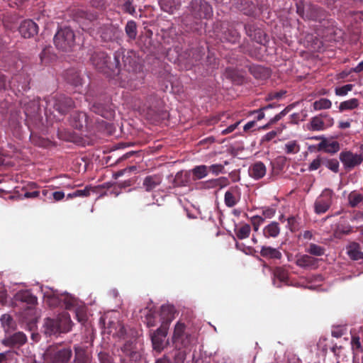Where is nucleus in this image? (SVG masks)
Segmentation results:
<instances>
[{
	"instance_id": "f257e3e1",
	"label": "nucleus",
	"mask_w": 363,
	"mask_h": 363,
	"mask_svg": "<svg viewBox=\"0 0 363 363\" xmlns=\"http://www.w3.org/2000/svg\"><path fill=\"white\" fill-rule=\"evenodd\" d=\"M117 72L116 82L121 87H132L133 81L136 79V72L140 65L135 51L119 49L113 54Z\"/></svg>"
},
{
	"instance_id": "f03ea898",
	"label": "nucleus",
	"mask_w": 363,
	"mask_h": 363,
	"mask_svg": "<svg viewBox=\"0 0 363 363\" xmlns=\"http://www.w3.org/2000/svg\"><path fill=\"white\" fill-rule=\"evenodd\" d=\"M89 62L97 72L116 81L117 69L115 60H111L106 52L101 50L94 51L90 55Z\"/></svg>"
},
{
	"instance_id": "7ed1b4c3",
	"label": "nucleus",
	"mask_w": 363,
	"mask_h": 363,
	"mask_svg": "<svg viewBox=\"0 0 363 363\" xmlns=\"http://www.w3.org/2000/svg\"><path fill=\"white\" fill-rule=\"evenodd\" d=\"M296 13L304 21H312L319 23L329 21L327 20L328 13L320 6L299 1L296 3Z\"/></svg>"
},
{
	"instance_id": "20e7f679",
	"label": "nucleus",
	"mask_w": 363,
	"mask_h": 363,
	"mask_svg": "<svg viewBox=\"0 0 363 363\" xmlns=\"http://www.w3.org/2000/svg\"><path fill=\"white\" fill-rule=\"evenodd\" d=\"M44 333L47 335L68 333L72 328L70 315L67 312L59 314L56 318H48L45 320Z\"/></svg>"
},
{
	"instance_id": "39448f33",
	"label": "nucleus",
	"mask_w": 363,
	"mask_h": 363,
	"mask_svg": "<svg viewBox=\"0 0 363 363\" xmlns=\"http://www.w3.org/2000/svg\"><path fill=\"white\" fill-rule=\"evenodd\" d=\"M46 108H53L60 116H65L69 111L74 108L73 100L64 94H56L45 98Z\"/></svg>"
},
{
	"instance_id": "423d86ee",
	"label": "nucleus",
	"mask_w": 363,
	"mask_h": 363,
	"mask_svg": "<svg viewBox=\"0 0 363 363\" xmlns=\"http://www.w3.org/2000/svg\"><path fill=\"white\" fill-rule=\"evenodd\" d=\"M72 356L71 348L61 345H50L44 353L45 359L50 363H68Z\"/></svg>"
},
{
	"instance_id": "0eeeda50",
	"label": "nucleus",
	"mask_w": 363,
	"mask_h": 363,
	"mask_svg": "<svg viewBox=\"0 0 363 363\" xmlns=\"http://www.w3.org/2000/svg\"><path fill=\"white\" fill-rule=\"evenodd\" d=\"M53 40L55 47L62 51H71L75 46V35L69 27L59 29L55 35Z\"/></svg>"
},
{
	"instance_id": "6e6552de",
	"label": "nucleus",
	"mask_w": 363,
	"mask_h": 363,
	"mask_svg": "<svg viewBox=\"0 0 363 363\" xmlns=\"http://www.w3.org/2000/svg\"><path fill=\"white\" fill-rule=\"evenodd\" d=\"M190 11L195 18L208 19L213 16L211 5L204 0H191Z\"/></svg>"
},
{
	"instance_id": "1a4fd4ad",
	"label": "nucleus",
	"mask_w": 363,
	"mask_h": 363,
	"mask_svg": "<svg viewBox=\"0 0 363 363\" xmlns=\"http://www.w3.org/2000/svg\"><path fill=\"white\" fill-rule=\"evenodd\" d=\"M334 192L330 189H325L316 199L314 203V211L317 214L325 213L330 207Z\"/></svg>"
},
{
	"instance_id": "9d476101",
	"label": "nucleus",
	"mask_w": 363,
	"mask_h": 363,
	"mask_svg": "<svg viewBox=\"0 0 363 363\" xmlns=\"http://www.w3.org/2000/svg\"><path fill=\"white\" fill-rule=\"evenodd\" d=\"M168 329L167 324H161L160 327L151 334L152 348L157 353H160L167 345L165 338Z\"/></svg>"
},
{
	"instance_id": "9b49d317",
	"label": "nucleus",
	"mask_w": 363,
	"mask_h": 363,
	"mask_svg": "<svg viewBox=\"0 0 363 363\" xmlns=\"http://www.w3.org/2000/svg\"><path fill=\"white\" fill-rule=\"evenodd\" d=\"M340 160L345 168L352 169L362 162L363 155L353 153L351 151H342L340 154Z\"/></svg>"
},
{
	"instance_id": "f8f14e48",
	"label": "nucleus",
	"mask_w": 363,
	"mask_h": 363,
	"mask_svg": "<svg viewBox=\"0 0 363 363\" xmlns=\"http://www.w3.org/2000/svg\"><path fill=\"white\" fill-rule=\"evenodd\" d=\"M246 35L252 40L259 44H264L266 41V35L262 29L255 23L250 22L244 26Z\"/></svg>"
},
{
	"instance_id": "ddd939ff",
	"label": "nucleus",
	"mask_w": 363,
	"mask_h": 363,
	"mask_svg": "<svg viewBox=\"0 0 363 363\" xmlns=\"http://www.w3.org/2000/svg\"><path fill=\"white\" fill-rule=\"evenodd\" d=\"M70 124L77 130H82L84 127L89 128L91 125L86 113L82 111H75L71 115Z\"/></svg>"
},
{
	"instance_id": "4468645a",
	"label": "nucleus",
	"mask_w": 363,
	"mask_h": 363,
	"mask_svg": "<svg viewBox=\"0 0 363 363\" xmlns=\"http://www.w3.org/2000/svg\"><path fill=\"white\" fill-rule=\"evenodd\" d=\"M241 199L240 189L238 186H231L225 193L224 203L228 208L236 206Z\"/></svg>"
},
{
	"instance_id": "2eb2a0df",
	"label": "nucleus",
	"mask_w": 363,
	"mask_h": 363,
	"mask_svg": "<svg viewBox=\"0 0 363 363\" xmlns=\"http://www.w3.org/2000/svg\"><path fill=\"white\" fill-rule=\"evenodd\" d=\"M18 31L23 38H30L38 33V26L32 20H25L21 23Z\"/></svg>"
},
{
	"instance_id": "dca6fc26",
	"label": "nucleus",
	"mask_w": 363,
	"mask_h": 363,
	"mask_svg": "<svg viewBox=\"0 0 363 363\" xmlns=\"http://www.w3.org/2000/svg\"><path fill=\"white\" fill-rule=\"evenodd\" d=\"M74 356L72 363H91V354L85 346L75 345L74 346Z\"/></svg>"
},
{
	"instance_id": "f3484780",
	"label": "nucleus",
	"mask_w": 363,
	"mask_h": 363,
	"mask_svg": "<svg viewBox=\"0 0 363 363\" xmlns=\"http://www.w3.org/2000/svg\"><path fill=\"white\" fill-rule=\"evenodd\" d=\"M91 110L105 118H111L113 116V111L109 101L105 103L94 102L91 106Z\"/></svg>"
},
{
	"instance_id": "a211bd4d",
	"label": "nucleus",
	"mask_w": 363,
	"mask_h": 363,
	"mask_svg": "<svg viewBox=\"0 0 363 363\" xmlns=\"http://www.w3.org/2000/svg\"><path fill=\"white\" fill-rule=\"evenodd\" d=\"M26 342V335L23 332H17L5 337L3 344L8 347L18 348Z\"/></svg>"
},
{
	"instance_id": "6ab92c4d",
	"label": "nucleus",
	"mask_w": 363,
	"mask_h": 363,
	"mask_svg": "<svg viewBox=\"0 0 363 363\" xmlns=\"http://www.w3.org/2000/svg\"><path fill=\"white\" fill-rule=\"evenodd\" d=\"M37 297L28 290L19 291L14 296L16 303H25L30 307L35 306L37 303Z\"/></svg>"
},
{
	"instance_id": "aec40b11",
	"label": "nucleus",
	"mask_w": 363,
	"mask_h": 363,
	"mask_svg": "<svg viewBox=\"0 0 363 363\" xmlns=\"http://www.w3.org/2000/svg\"><path fill=\"white\" fill-rule=\"evenodd\" d=\"M235 7L243 14L248 16H254L256 12V6L251 0H235Z\"/></svg>"
},
{
	"instance_id": "412c9836",
	"label": "nucleus",
	"mask_w": 363,
	"mask_h": 363,
	"mask_svg": "<svg viewBox=\"0 0 363 363\" xmlns=\"http://www.w3.org/2000/svg\"><path fill=\"white\" fill-rule=\"evenodd\" d=\"M188 55L187 61L185 65L186 69H190L200 62L203 56L202 51L198 48H191L186 53Z\"/></svg>"
},
{
	"instance_id": "4be33fe9",
	"label": "nucleus",
	"mask_w": 363,
	"mask_h": 363,
	"mask_svg": "<svg viewBox=\"0 0 363 363\" xmlns=\"http://www.w3.org/2000/svg\"><path fill=\"white\" fill-rule=\"evenodd\" d=\"M318 259L309 255H303L297 257L296 264L301 268H315L318 266Z\"/></svg>"
},
{
	"instance_id": "5701e85b",
	"label": "nucleus",
	"mask_w": 363,
	"mask_h": 363,
	"mask_svg": "<svg viewBox=\"0 0 363 363\" xmlns=\"http://www.w3.org/2000/svg\"><path fill=\"white\" fill-rule=\"evenodd\" d=\"M121 350L132 360L137 361L140 358V354L137 351L136 344L133 341H126Z\"/></svg>"
},
{
	"instance_id": "b1692460",
	"label": "nucleus",
	"mask_w": 363,
	"mask_h": 363,
	"mask_svg": "<svg viewBox=\"0 0 363 363\" xmlns=\"http://www.w3.org/2000/svg\"><path fill=\"white\" fill-rule=\"evenodd\" d=\"M266 172V166L262 162H256L249 168V174L255 179H262L265 176Z\"/></svg>"
},
{
	"instance_id": "393cba45",
	"label": "nucleus",
	"mask_w": 363,
	"mask_h": 363,
	"mask_svg": "<svg viewBox=\"0 0 363 363\" xmlns=\"http://www.w3.org/2000/svg\"><path fill=\"white\" fill-rule=\"evenodd\" d=\"M174 308L169 305H163L161 306L160 317L162 320L161 324H167V328L172 320L174 318Z\"/></svg>"
},
{
	"instance_id": "a878e982",
	"label": "nucleus",
	"mask_w": 363,
	"mask_h": 363,
	"mask_svg": "<svg viewBox=\"0 0 363 363\" xmlns=\"http://www.w3.org/2000/svg\"><path fill=\"white\" fill-rule=\"evenodd\" d=\"M222 38L226 42L235 44L240 39V34L238 30L231 25L223 32Z\"/></svg>"
},
{
	"instance_id": "bb28decb",
	"label": "nucleus",
	"mask_w": 363,
	"mask_h": 363,
	"mask_svg": "<svg viewBox=\"0 0 363 363\" xmlns=\"http://www.w3.org/2000/svg\"><path fill=\"white\" fill-rule=\"evenodd\" d=\"M44 298L45 303L50 307L55 308L62 305L61 294H57L52 290L45 291Z\"/></svg>"
},
{
	"instance_id": "cd10ccee",
	"label": "nucleus",
	"mask_w": 363,
	"mask_h": 363,
	"mask_svg": "<svg viewBox=\"0 0 363 363\" xmlns=\"http://www.w3.org/2000/svg\"><path fill=\"white\" fill-rule=\"evenodd\" d=\"M347 252L352 260H363V252L360 250V245L356 242H351L347 246Z\"/></svg>"
},
{
	"instance_id": "c85d7f7f",
	"label": "nucleus",
	"mask_w": 363,
	"mask_h": 363,
	"mask_svg": "<svg viewBox=\"0 0 363 363\" xmlns=\"http://www.w3.org/2000/svg\"><path fill=\"white\" fill-rule=\"evenodd\" d=\"M65 78L69 84L74 86H80L82 84L81 74L79 72L75 69L67 70L65 74Z\"/></svg>"
},
{
	"instance_id": "c756f323",
	"label": "nucleus",
	"mask_w": 363,
	"mask_h": 363,
	"mask_svg": "<svg viewBox=\"0 0 363 363\" xmlns=\"http://www.w3.org/2000/svg\"><path fill=\"white\" fill-rule=\"evenodd\" d=\"M162 177L158 174L147 176L144 180L143 185L147 191L155 189L162 183Z\"/></svg>"
},
{
	"instance_id": "7c9ffc66",
	"label": "nucleus",
	"mask_w": 363,
	"mask_h": 363,
	"mask_svg": "<svg viewBox=\"0 0 363 363\" xmlns=\"http://www.w3.org/2000/svg\"><path fill=\"white\" fill-rule=\"evenodd\" d=\"M160 8L164 12L173 13L181 6L179 0H159Z\"/></svg>"
},
{
	"instance_id": "2f4dec72",
	"label": "nucleus",
	"mask_w": 363,
	"mask_h": 363,
	"mask_svg": "<svg viewBox=\"0 0 363 363\" xmlns=\"http://www.w3.org/2000/svg\"><path fill=\"white\" fill-rule=\"evenodd\" d=\"M318 150H324L325 152L335 154L340 150V144L337 141L328 143L325 138H323L318 145Z\"/></svg>"
},
{
	"instance_id": "473e14b6",
	"label": "nucleus",
	"mask_w": 363,
	"mask_h": 363,
	"mask_svg": "<svg viewBox=\"0 0 363 363\" xmlns=\"http://www.w3.org/2000/svg\"><path fill=\"white\" fill-rule=\"evenodd\" d=\"M141 211L145 216L150 218H157L161 214L160 205L155 203L145 205Z\"/></svg>"
},
{
	"instance_id": "72a5a7b5",
	"label": "nucleus",
	"mask_w": 363,
	"mask_h": 363,
	"mask_svg": "<svg viewBox=\"0 0 363 363\" xmlns=\"http://www.w3.org/2000/svg\"><path fill=\"white\" fill-rule=\"evenodd\" d=\"M260 255L267 259H280L282 254L277 249L269 247L262 246L260 250Z\"/></svg>"
},
{
	"instance_id": "f704fd0d",
	"label": "nucleus",
	"mask_w": 363,
	"mask_h": 363,
	"mask_svg": "<svg viewBox=\"0 0 363 363\" xmlns=\"http://www.w3.org/2000/svg\"><path fill=\"white\" fill-rule=\"evenodd\" d=\"M0 321L5 333L8 334L16 329V322L9 314L2 315Z\"/></svg>"
},
{
	"instance_id": "c9c22d12",
	"label": "nucleus",
	"mask_w": 363,
	"mask_h": 363,
	"mask_svg": "<svg viewBox=\"0 0 363 363\" xmlns=\"http://www.w3.org/2000/svg\"><path fill=\"white\" fill-rule=\"evenodd\" d=\"M280 233L279 224L277 222H271L263 229V235L266 238H277Z\"/></svg>"
},
{
	"instance_id": "e433bc0d",
	"label": "nucleus",
	"mask_w": 363,
	"mask_h": 363,
	"mask_svg": "<svg viewBox=\"0 0 363 363\" xmlns=\"http://www.w3.org/2000/svg\"><path fill=\"white\" fill-rule=\"evenodd\" d=\"M353 232V228L348 223H338L334 231V236L336 238H340L342 235H346Z\"/></svg>"
},
{
	"instance_id": "4c0bfd02",
	"label": "nucleus",
	"mask_w": 363,
	"mask_h": 363,
	"mask_svg": "<svg viewBox=\"0 0 363 363\" xmlns=\"http://www.w3.org/2000/svg\"><path fill=\"white\" fill-rule=\"evenodd\" d=\"M172 342L175 348L179 347L186 349L191 344L192 337L190 334L186 333L184 335L181 336L180 338H177L172 340Z\"/></svg>"
},
{
	"instance_id": "58836bf2",
	"label": "nucleus",
	"mask_w": 363,
	"mask_h": 363,
	"mask_svg": "<svg viewBox=\"0 0 363 363\" xmlns=\"http://www.w3.org/2000/svg\"><path fill=\"white\" fill-rule=\"evenodd\" d=\"M306 252L311 255L320 257L325 253V248L315 243H309L305 249Z\"/></svg>"
},
{
	"instance_id": "ea45409f",
	"label": "nucleus",
	"mask_w": 363,
	"mask_h": 363,
	"mask_svg": "<svg viewBox=\"0 0 363 363\" xmlns=\"http://www.w3.org/2000/svg\"><path fill=\"white\" fill-rule=\"evenodd\" d=\"M194 180H199L206 177L208 173V167L206 165H198L191 169Z\"/></svg>"
},
{
	"instance_id": "a19ab883",
	"label": "nucleus",
	"mask_w": 363,
	"mask_h": 363,
	"mask_svg": "<svg viewBox=\"0 0 363 363\" xmlns=\"http://www.w3.org/2000/svg\"><path fill=\"white\" fill-rule=\"evenodd\" d=\"M189 182V174L187 172H178L174 179L175 186H185Z\"/></svg>"
},
{
	"instance_id": "79ce46f5",
	"label": "nucleus",
	"mask_w": 363,
	"mask_h": 363,
	"mask_svg": "<svg viewBox=\"0 0 363 363\" xmlns=\"http://www.w3.org/2000/svg\"><path fill=\"white\" fill-rule=\"evenodd\" d=\"M125 31L130 40H135L138 34L136 23L133 20L128 21L125 26Z\"/></svg>"
},
{
	"instance_id": "37998d69",
	"label": "nucleus",
	"mask_w": 363,
	"mask_h": 363,
	"mask_svg": "<svg viewBox=\"0 0 363 363\" xmlns=\"http://www.w3.org/2000/svg\"><path fill=\"white\" fill-rule=\"evenodd\" d=\"M61 298L62 299L61 306H64L67 310H71L77 303V299L68 294H61Z\"/></svg>"
},
{
	"instance_id": "c03bdc74",
	"label": "nucleus",
	"mask_w": 363,
	"mask_h": 363,
	"mask_svg": "<svg viewBox=\"0 0 363 363\" xmlns=\"http://www.w3.org/2000/svg\"><path fill=\"white\" fill-rule=\"evenodd\" d=\"M308 129L313 131L323 130L325 123L320 116H314L311 119Z\"/></svg>"
},
{
	"instance_id": "a18cd8bd",
	"label": "nucleus",
	"mask_w": 363,
	"mask_h": 363,
	"mask_svg": "<svg viewBox=\"0 0 363 363\" xmlns=\"http://www.w3.org/2000/svg\"><path fill=\"white\" fill-rule=\"evenodd\" d=\"M359 106V101L357 99L353 98L349 100L342 101L339 106V110L340 112L344 111L352 110L357 108Z\"/></svg>"
},
{
	"instance_id": "49530a36",
	"label": "nucleus",
	"mask_w": 363,
	"mask_h": 363,
	"mask_svg": "<svg viewBox=\"0 0 363 363\" xmlns=\"http://www.w3.org/2000/svg\"><path fill=\"white\" fill-rule=\"evenodd\" d=\"M349 204L351 207H356L360 202L363 201V196L355 191H352L348 196Z\"/></svg>"
},
{
	"instance_id": "de8ad7c7",
	"label": "nucleus",
	"mask_w": 363,
	"mask_h": 363,
	"mask_svg": "<svg viewBox=\"0 0 363 363\" xmlns=\"http://www.w3.org/2000/svg\"><path fill=\"white\" fill-rule=\"evenodd\" d=\"M313 108L316 111L322 109H328L332 106V102L325 98L320 99V100L315 101L313 104Z\"/></svg>"
},
{
	"instance_id": "09e8293b",
	"label": "nucleus",
	"mask_w": 363,
	"mask_h": 363,
	"mask_svg": "<svg viewBox=\"0 0 363 363\" xmlns=\"http://www.w3.org/2000/svg\"><path fill=\"white\" fill-rule=\"evenodd\" d=\"M251 228L250 225L245 224L240 227L236 231L235 234L238 239L243 240L250 236Z\"/></svg>"
},
{
	"instance_id": "8fccbe9b",
	"label": "nucleus",
	"mask_w": 363,
	"mask_h": 363,
	"mask_svg": "<svg viewBox=\"0 0 363 363\" xmlns=\"http://www.w3.org/2000/svg\"><path fill=\"white\" fill-rule=\"evenodd\" d=\"M323 165L335 173L339 172V162L337 159H328L323 157Z\"/></svg>"
},
{
	"instance_id": "3c124183",
	"label": "nucleus",
	"mask_w": 363,
	"mask_h": 363,
	"mask_svg": "<svg viewBox=\"0 0 363 363\" xmlns=\"http://www.w3.org/2000/svg\"><path fill=\"white\" fill-rule=\"evenodd\" d=\"M274 275L281 282H286L289 279L288 272L281 267H277L274 271Z\"/></svg>"
},
{
	"instance_id": "603ef678",
	"label": "nucleus",
	"mask_w": 363,
	"mask_h": 363,
	"mask_svg": "<svg viewBox=\"0 0 363 363\" xmlns=\"http://www.w3.org/2000/svg\"><path fill=\"white\" fill-rule=\"evenodd\" d=\"M186 357V352L184 348H176L173 356L174 363H184Z\"/></svg>"
},
{
	"instance_id": "864d4df0",
	"label": "nucleus",
	"mask_w": 363,
	"mask_h": 363,
	"mask_svg": "<svg viewBox=\"0 0 363 363\" xmlns=\"http://www.w3.org/2000/svg\"><path fill=\"white\" fill-rule=\"evenodd\" d=\"M240 51L245 54H247L251 57H256V52L252 50L250 43L247 40H244L240 45Z\"/></svg>"
},
{
	"instance_id": "5fc2aeb1",
	"label": "nucleus",
	"mask_w": 363,
	"mask_h": 363,
	"mask_svg": "<svg viewBox=\"0 0 363 363\" xmlns=\"http://www.w3.org/2000/svg\"><path fill=\"white\" fill-rule=\"evenodd\" d=\"M186 326L184 323L178 322L174 327L172 340L180 338L181 336L184 335L186 334Z\"/></svg>"
},
{
	"instance_id": "6e6d98bb",
	"label": "nucleus",
	"mask_w": 363,
	"mask_h": 363,
	"mask_svg": "<svg viewBox=\"0 0 363 363\" xmlns=\"http://www.w3.org/2000/svg\"><path fill=\"white\" fill-rule=\"evenodd\" d=\"M285 150L287 154L297 153L300 150V147L295 140L290 141L285 145Z\"/></svg>"
},
{
	"instance_id": "4d7b16f0",
	"label": "nucleus",
	"mask_w": 363,
	"mask_h": 363,
	"mask_svg": "<svg viewBox=\"0 0 363 363\" xmlns=\"http://www.w3.org/2000/svg\"><path fill=\"white\" fill-rule=\"evenodd\" d=\"M354 87V84H347L340 87H337L335 89V93L337 96H345L347 93L352 90Z\"/></svg>"
},
{
	"instance_id": "13d9d810",
	"label": "nucleus",
	"mask_w": 363,
	"mask_h": 363,
	"mask_svg": "<svg viewBox=\"0 0 363 363\" xmlns=\"http://www.w3.org/2000/svg\"><path fill=\"white\" fill-rule=\"evenodd\" d=\"M123 11L130 15H134L135 13V6L133 4V0H125L122 5Z\"/></svg>"
},
{
	"instance_id": "bf43d9fd",
	"label": "nucleus",
	"mask_w": 363,
	"mask_h": 363,
	"mask_svg": "<svg viewBox=\"0 0 363 363\" xmlns=\"http://www.w3.org/2000/svg\"><path fill=\"white\" fill-rule=\"evenodd\" d=\"M276 106H279V105H276L275 104H270L267 106H263L257 110L254 111L252 112V113H257V120L261 121L265 116L264 111L267 110L269 108H272L275 107Z\"/></svg>"
},
{
	"instance_id": "052dcab7",
	"label": "nucleus",
	"mask_w": 363,
	"mask_h": 363,
	"mask_svg": "<svg viewBox=\"0 0 363 363\" xmlns=\"http://www.w3.org/2000/svg\"><path fill=\"white\" fill-rule=\"evenodd\" d=\"M276 213V209L272 206H265L262 208V214L264 218H272Z\"/></svg>"
},
{
	"instance_id": "680f3d73",
	"label": "nucleus",
	"mask_w": 363,
	"mask_h": 363,
	"mask_svg": "<svg viewBox=\"0 0 363 363\" xmlns=\"http://www.w3.org/2000/svg\"><path fill=\"white\" fill-rule=\"evenodd\" d=\"M288 228L291 232H295L298 230L297 218L295 216H290L287 219Z\"/></svg>"
},
{
	"instance_id": "e2e57ef3",
	"label": "nucleus",
	"mask_w": 363,
	"mask_h": 363,
	"mask_svg": "<svg viewBox=\"0 0 363 363\" xmlns=\"http://www.w3.org/2000/svg\"><path fill=\"white\" fill-rule=\"evenodd\" d=\"M286 91L281 90L279 91H273L269 93L266 96V101H272L274 99H279L286 94Z\"/></svg>"
},
{
	"instance_id": "0e129e2a",
	"label": "nucleus",
	"mask_w": 363,
	"mask_h": 363,
	"mask_svg": "<svg viewBox=\"0 0 363 363\" xmlns=\"http://www.w3.org/2000/svg\"><path fill=\"white\" fill-rule=\"evenodd\" d=\"M227 179L224 177H221L217 179L210 180L208 182L210 184L211 187L220 186V188L226 185Z\"/></svg>"
},
{
	"instance_id": "69168bd1",
	"label": "nucleus",
	"mask_w": 363,
	"mask_h": 363,
	"mask_svg": "<svg viewBox=\"0 0 363 363\" xmlns=\"http://www.w3.org/2000/svg\"><path fill=\"white\" fill-rule=\"evenodd\" d=\"M321 164H323V157H318L313 160L308 167L310 171H314L318 169Z\"/></svg>"
},
{
	"instance_id": "338daca9",
	"label": "nucleus",
	"mask_w": 363,
	"mask_h": 363,
	"mask_svg": "<svg viewBox=\"0 0 363 363\" xmlns=\"http://www.w3.org/2000/svg\"><path fill=\"white\" fill-rule=\"evenodd\" d=\"M92 189L90 186H86L84 189H78L74 191V195L77 197H87L90 195V191Z\"/></svg>"
},
{
	"instance_id": "774afa93",
	"label": "nucleus",
	"mask_w": 363,
	"mask_h": 363,
	"mask_svg": "<svg viewBox=\"0 0 363 363\" xmlns=\"http://www.w3.org/2000/svg\"><path fill=\"white\" fill-rule=\"evenodd\" d=\"M281 132V130H279L278 131L272 130V131L267 133L262 137V138L261 140L262 143L271 141L277 135L278 133H280Z\"/></svg>"
}]
</instances>
